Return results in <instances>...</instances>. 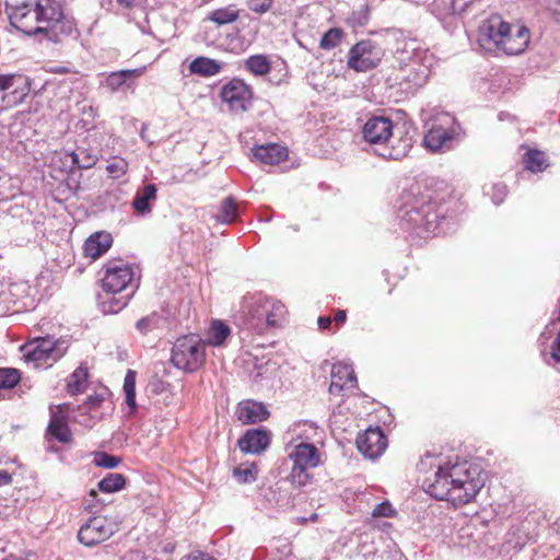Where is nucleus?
I'll use <instances>...</instances> for the list:
<instances>
[{
    "mask_svg": "<svg viewBox=\"0 0 560 560\" xmlns=\"http://www.w3.org/2000/svg\"><path fill=\"white\" fill-rule=\"evenodd\" d=\"M104 398L102 395L94 394L86 397L83 405L78 407V411L81 412V416L84 417L82 420H78L77 416H73V419L78 421L79 423L83 424L84 427H92L95 422L96 416H89L85 417V412L95 411L97 408L101 407Z\"/></svg>",
    "mask_w": 560,
    "mask_h": 560,
    "instance_id": "nucleus-33",
    "label": "nucleus"
},
{
    "mask_svg": "<svg viewBox=\"0 0 560 560\" xmlns=\"http://www.w3.org/2000/svg\"><path fill=\"white\" fill-rule=\"evenodd\" d=\"M240 16V10L235 4H230L225 8H220L211 11L207 15V20L215 23L218 26L226 25L235 22Z\"/></svg>",
    "mask_w": 560,
    "mask_h": 560,
    "instance_id": "nucleus-35",
    "label": "nucleus"
},
{
    "mask_svg": "<svg viewBox=\"0 0 560 560\" xmlns=\"http://www.w3.org/2000/svg\"><path fill=\"white\" fill-rule=\"evenodd\" d=\"M136 377L137 373L133 370H128L124 378L122 389L125 393V402L129 409V416L135 415L138 409L136 401Z\"/></svg>",
    "mask_w": 560,
    "mask_h": 560,
    "instance_id": "nucleus-34",
    "label": "nucleus"
},
{
    "mask_svg": "<svg viewBox=\"0 0 560 560\" xmlns=\"http://www.w3.org/2000/svg\"><path fill=\"white\" fill-rule=\"evenodd\" d=\"M394 514L395 510L388 501L378 503L372 512L374 517H390Z\"/></svg>",
    "mask_w": 560,
    "mask_h": 560,
    "instance_id": "nucleus-55",
    "label": "nucleus"
},
{
    "mask_svg": "<svg viewBox=\"0 0 560 560\" xmlns=\"http://www.w3.org/2000/svg\"><path fill=\"white\" fill-rule=\"evenodd\" d=\"M476 3V0H452L450 8L453 14L460 15L467 13Z\"/></svg>",
    "mask_w": 560,
    "mask_h": 560,
    "instance_id": "nucleus-53",
    "label": "nucleus"
},
{
    "mask_svg": "<svg viewBox=\"0 0 560 560\" xmlns=\"http://www.w3.org/2000/svg\"><path fill=\"white\" fill-rule=\"evenodd\" d=\"M21 378L19 370L13 368L0 369V388L10 389L13 388Z\"/></svg>",
    "mask_w": 560,
    "mask_h": 560,
    "instance_id": "nucleus-49",
    "label": "nucleus"
},
{
    "mask_svg": "<svg viewBox=\"0 0 560 560\" xmlns=\"http://www.w3.org/2000/svg\"><path fill=\"white\" fill-rule=\"evenodd\" d=\"M287 308L280 301L261 292L245 294L233 313L234 324L246 336L262 335L269 328L281 326Z\"/></svg>",
    "mask_w": 560,
    "mask_h": 560,
    "instance_id": "nucleus-4",
    "label": "nucleus"
},
{
    "mask_svg": "<svg viewBox=\"0 0 560 560\" xmlns=\"http://www.w3.org/2000/svg\"><path fill=\"white\" fill-rule=\"evenodd\" d=\"M31 86L32 80L24 73H0V108L21 105L28 96Z\"/></svg>",
    "mask_w": 560,
    "mask_h": 560,
    "instance_id": "nucleus-10",
    "label": "nucleus"
},
{
    "mask_svg": "<svg viewBox=\"0 0 560 560\" xmlns=\"http://www.w3.org/2000/svg\"><path fill=\"white\" fill-rule=\"evenodd\" d=\"M273 0H247V7L250 11L264 14L272 7Z\"/></svg>",
    "mask_w": 560,
    "mask_h": 560,
    "instance_id": "nucleus-54",
    "label": "nucleus"
},
{
    "mask_svg": "<svg viewBox=\"0 0 560 560\" xmlns=\"http://www.w3.org/2000/svg\"><path fill=\"white\" fill-rule=\"evenodd\" d=\"M113 245V236L105 231L95 232L90 235L83 246L85 257L97 259L103 256Z\"/></svg>",
    "mask_w": 560,
    "mask_h": 560,
    "instance_id": "nucleus-26",
    "label": "nucleus"
},
{
    "mask_svg": "<svg viewBox=\"0 0 560 560\" xmlns=\"http://www.w3.org/2000/svg\"><path fill=\"white\" fill-rule=\"evenodd\" d=\"M144 71V68H136V69H122L118 71H113L108 74H101L104 77L101 80L100 84L102 88H105L110 93H116L121 90L124 86L129 88V80L140 77Z\"/></svg>",
    "mask_w": 560,
    "mask_h": 560,
    "instance_id": "nucleus-23",
    "label": "nucleus"
},
{
    "mask_svg": "<svg viewBox=\"0 0 560 560\" xmlns=\"http://www.w3.org/2000/svg\"><path fill=\"white\" fill-rule=\"evenodd\" d=\"M158 316L155 314L141 317L136 323V328L141 335H147L158 327Z\"/></svg>",
    "mask_w": 560,
    "mask_h": 560,
    "instance_id": "nucleus-51",
    "label": "nucleus"
},
{
    "mask_svg": "<svg viewBox=\"0 0 560 560\" xmlns=\"http://www.w3.org/2000/svg\"><path fill=\"white\" fill-rule=\"evenodd\" d=\"M126 170L127 163L122 160L107 165L108 173L112 174L114 177H119L120 175H124L126 173Z\"/></svg>",
    "mask_w": 560,
    "mask_h": 560,
    "instance_id": "nucleus-56",
    "label": "nucleus"
},
{
    "mask_svg": "<svg viewBox=\"0 0 560 560\" xmlns=\"http://www.w3.org/2000/svg\"><path fill=\"white\" fill-rule=\"evenodd\" d=\"M237 419L244 424L265 421L269 412L265 405L255 400H244L237 406Z\"/></svg>",
    "mask_w": 560,
    "mask_h": 560,
    "instance_id": "nucleus-27",
    "label": "nucleus"
},
{
    "mask_svg": "<svg viewBox=\"0 0 560 560\" xmlns=\"http://www.w3.org/2000/svg\"><path fill=\"white\" fill-rule=\"evenodd\" d=\"M172 364L184 372L198 371L206 362V342L198 335L178 337L171 353Z\"/></svg>",
    "mask_w": 560,
    "mask_h": 560,
    "instance_id": "nucleus-8",
    "label": "nucleus"
},
{
    "mask_svg": "<svg viewBox=\"0 0 560 560\" xmlns=\"http://www.w3.org/2000/svg\"><path fill=\"white\" fill-rule=\"evenodd\" d=\"M12 480L11 475L7 471L1 469L0 470V486L9 485Z\"/></svg>",
    "mask_w": 560,
    "mask_h": 560,
    "instance_id": "nucleus-61",
    "label": "nucleus"
},
{
    "mask_svg": "<svg viewBox=\"0 0 560 560\" xmlns=\"http://www.w3.org/2000/svg\"><path fill=\"white\" fill-rule=\"evenodd\" d=\"M364 140L373 148L374 153L384 160H401L411 144L408 139L399 140L397 145H388L393 136V121L385 116H372L362 128Z\"/></svg>",
    "mask_w": 560,
    "mask_h": 560,
    "instance_id": "nucleus-5",
    "label": "nucleus"
},
{
    "mask_svg": "<svg viewBox=\"0 0 560 560\" xmlns=\"http://www.w3.org/2000/svg\"><path fill=\"white\" fill-rule=\"evenodd\" d=\"M89 377L88 369L83 366L77 368L69 376L67 384V392L72 395H79L85 390L86 382Z\"/></svg>",
    "mask_w": 560,
    "mask_h": 560,
    "instance_id": "nucleus-38",
    "label": "nucleus"
},
{
    "mask_svg": "<svg viewBox=\"0 0 560 560\" xmlns=\"http://www.w3.org/2000/svg\"><path fill=\"white\" fill-rule=\"evenodd\" d=\"M117 530V525L105 516H93L83 524L78 533L81 544L93 547L110 538Z\"/></svg>",
    "mask_w": 560,
    "mask_h": 560,
    "instance_id": "nucleus-14",
    "label": "nucleus"
},
{
    "mask_svg": "<svg viewBox=\"0 0 560 560\" xmlns=\"http://www.w3.org/2000/svg\"><path fill=\"white\" fill-rule=\"evenodd\" d=\"M526 170L532 173H539L548 167V160L542 151L529 149L523 156Z\"/></svg>",
    "mask_w": 560,
    "mask_h": 560,
    "instance_id": "nucleus-36",
    "label": "nucleus"
},
{
    "mask_svg": "<svg viewBox=\"0 0 560 560\" xmlns=\"http://www.w3.org/2000/svg\"><path fill=\"white\" fill-rule=\"evenodd\" d=\"M220 95L233 113H244L252 106L253 91L241 79H232L224 84Z\"/></svg>",
    "mask_w": 560,
    "mask_h": 560,
    "instance_id": "nucleus-15",
    "label": "nucleus"
},
{
    "mask_svg": "<svg viewBox=\"0 0 560 560\" xmlns=\"http://www.w3.org/2000/svg\"><path fill=\"white\" fill-rule=\"evenodd\" d=\"M116 3L121 9H131L135 4V0H116Z\"/></svg>",
    "mask_w": 560,
    "mask_h": 560,
    "instance_id": "nucleus-62",
    "label": "nucleus"
},
{
    "mask_svg": "<svg viewBox=\"0 0 560 560\" xmlns=\"http://www.w3.org/2000/svg\"><path fill=\"white\" fill-rule=\"evenodd\" d=\"M20 192V187L12 182V179L7 175L0 176V197L2 199L12 198L15 194Z\"/></svg>",
    "mask_w": 560,
    "mask_h": 560,
    "instance_id": "nucleus-50",
    "label": "nucleus"
},
{
    "mask_svg": "<svg viewBox=\"0 0 560 560\" xmlns=\"http://www.w3.org/2000/svg\"><path fill=\"white\" fill-rule=\"evenodd\" d=\"M10 24L27 36L59 44L66 38H78L80 33L71 15L63 12L58 0H24L5 4Z\"/></svg>",
    "mask_w": 560,
    "mask_h": 560,
    "instance_id": "nucleus-3",
    "label": "nucleus"
},
{
    "mask_svg": "<svg viewBox=\"0 0 560 560\" xmlns=\"http://www.w3.org/2000/svg\"><path fill=\"white\" fill-rule=\"evenodd\" d=\"M357 447L366 458H378L387 448V439L380 427H370L357 438Z\"/></svg>",
    "mask_w": 560,
    "mask_h": 560,
    "instance_id": "nucleus-16",
    "label": "nucleus"
},
{
    "mask_svg": "<svg viewBox=\"0 0 560 560\" xmlns=\"http://www.w3.org/2000/svg\"><path fill=\"white\" fill-rule=\"evenodd\" d=\"M483 194L489 196L494 205L499 206L508 195V186L503 183L485 184Z\"/></svg>",
    "mask_w": 560,
    "mask_h": 560,
    "instance_id": "nucleus-46",
    "label": "nucleus"
},
{
    "mask_svg": "<svg viewBox=\"0 0 560 560\" xmlns=\"http://www.w3.org/2000/svg\"><path fill=\"white\" fill-rule=\"evenodd\" d=\"M148 124H142L141 130H140V138L147 142L148 144L152 145L154 143L153 139H150L147 135Z\"/></svg>",
    "mask_w": 560,
    "mask_h": 560,
    "instance_id": "nucleus-59",
    "label": "nucleus"
},
{
    "mask_svg": "<svg viewBox=\"0 0 560 560\" xmlns=\"http://www.w3.org/2000/svg\"><path fill=\"white\" fill-rule=\"evenodd\" d=\"M343 36V32L341 28L332 27L329 28L320 38L319 47L325 50H331L336 48Z\"/></svg>",
    "mask_w": 560,
    "mask_h": 560,
    "instance_id": "nucleus-47",
    "label": "nucleus"
},
{
    "mask_svg": "<svg viewBox=\"0 0 560 560\" xmlns=\"http://www.w3.org/2000/svg\"><path fill=\"white\" fill-rule=\"evenodd\" d=\"M530 522L525 520L518 524L512 525L509 532L505 535L504 548L506 551H518L521 550L528 541H530L534 536L530 534Z\"/></svg>",
    "mask_w": 560,
    "mask_h": 560,
    "instance_id": "nucleus-24",
    "label": "nucleus"
},
{
    "mask_svg": "<svg viewBox=\"0 0 560 560\" xmlns=\"http://www.w3.org/2000/svg\"><path fill=\"white\" fill-rule=\"evenodd\" d=\"M102 288L106 294L132 292L139 288L135 267L121 259L108 260L103 267Z\"/></svg>",
    "mask_w": 560,
    "mask_h": 560,
    "instance_id": "nucleus-9",
    "label": "nucleus"
},
{
    "mask_svg": "<svg viewBox=\"0 0 560 560\" xmlns=\"http://www.w3.org/2000/svg\"><path fill=\"white\" fill-rule=\"evenodd\" d=\"M133 296L132 292L112 294L102 302L103 312L109 314H116L124 310L130 299Z\"/></svg>",
    "mask_w": 560,
    "mask_h": 560,
    "instance_id": "nucleus-39",
    "label": "nucleus"
},
{
    "mask_svg": "<svg viewBox=\"0 0 560 560\" xmlns=\"http://www.w3.org/2000/svg\"><path fill=\"white\" fill-rule=\"evenodd\" d=\"M422 63L416 66H404L399 79V89L407 95H413L422 88L430 74L434 65V55L432 52H422Z\"/></svg>",
    "mask_w": 560,
    "mask_h": 560,
    "instance_id": "nucleus-11",
    "label": "nucleus"
},
{
    "mask_svg": "<svg viewBox=\"0 0 560 560\" xmlns=\"http://www.w3.org/2000/svg\"><path fill=\"white\" fill-rule=\"evenodd\" d=\"M221 69L222 65L219 61L208 57H197L189 65L191 73L203 77L214 75L219 73Z\"/></svg>",
    "mask_w": 560,
    "mask_h": 560,
    "instance_id": "nucleus-31",
    "label": "nucleus"
},
{
    "mask_svg": "<svg viewBox=\"0 0 560 560\" xmlns=\"http://www.w3.org/2000/svg\"><path fill=\"white\" fill-rule=\"evenodd\" d=\"M187 560H217L214 557L205 552H192L187 557Z\"/></svg>",
    "mask_w": 560,
    "mask_h": 560,
    "instance_id": "nucleus-57",
    "label": "nucleus"
},
{
    "mask_svg": "<svg viewBox=\"0 0 560 560\" xmlns=\"http://www.w3.org/2000/svg\"><path fill=\"white\" fill-rule=\"evenodd\" d=\"M292 555L290 542L285 538L273 540L270 550V560H289Z\"/></svg>",
    "mask_w": 560,
    "mask_h": 560,
    "instance_id": "nucleus-45",
    "label": "nucleus"
},
{
    "mask_svg": "<svg viewBox=\"0 0 560 560\" xmlns=\"http://www.w3.org/2000/svg\"><path fill=\"white\" fill-rule=\"evenodd\" d=\"M68 350V342L50 336L38 337L21 347L23 358L35 369L46 370L59 361Z\"/></svg>",
    "mask_w": 560,
    "mask_h": 560,
    "instance_id": "nucleus-7",
    "label": "nucleus"
},
{
    "mask_svg": "<svg viewBox=\"0 0 560 560\" xmlns=\"http://www.w3.org/2000/svg\"><path fill=\"white\" fill-rule=\"evenodd\" d=\"M463 128L448 113L439 114L423 138V144L432 152H446L455 148L463 138Z\"/></svg>",
    "mask_w": 560,
    "mask_h": 560,
    "instance_id": "nucleus-6",
    "label": "nucleus"
},
{
    "mask_svg": "<svg viewBox=\"0 0 560 560\" xmlns=\"http://www.w3.org/2000/svg\"><path fill=\"white\" fill-rule=\"evenodd\" d=\"M233 477L240 483H252L258 477V466L256 463H242L233 469Z\"/></svg>",
    "mask_w": 560,
    "mask_h": 560,
    "instance_id": "nucleus-40",
    "label": "nucleus"
},
{
    "mask_svg": "<svg viewBox=\"0 0 560 560\" xmlns=\"http://www.w3.org/2000/svg\"><path fill=\"white\" fill-rule=\"evenodd\" d=\"M270 441V432L265 428H257L247 430L237 445L243 453L260 454L269 447Z\"/></svg>",
    "mask_w": 560,
    "mask_h": 560,
    "instance_id": "nucleus-21",
    "label": "nucleus"
},
{
    "mask_svg": "<svg viewBox=\"0 0 560 560\" xmlns=\"http://www.w3.org/2000/svg\"><path fill=\"white\" fill-rule=\"evenodd\" d=\"M323 431L311 421H300L292 424L287 431L288 445L315 444L322 438Z\"/></svg>",
    "mask_w": 560,
    "mask_h": 560,
    "instance_id": "nucleus-20",
    "label": "nucleus"
},
{
    "mask_svg": "<svg viewBox=\"0 0 560 560\" xmlns=\"http://www.w3.org/2000/svg\"><path fill=\"white\" fill-rule=\"evenodd\" d=\"M259 220L264 222H270L272 220V215L270 213H261Z\"/></svg>",
    "mask_w": 560,
    "mask_h": 560,
    "instance_id": "nucleus-64",
    "label": "nucleus"
},
{
    "mask_svg": "<svg viewBox=\"0 0 560 560\" xmlns=\"http://www.w3.org/2000/svg\"><path fill=\"white\" fill-rule=\"evenodd\" d=\"M231 335V328L220 319H213L210 325L206 345L212 347L222 346Z\"/></svg>",
    "mask_w": 560,
    "mask_h": 560,
    "instance_id": "nucleus-32",
    "label": "nucleus"
},
{
    "mask_svg": "<svg viewBox=\"0 0 560 560\" xmlns=\"http://www.w3.org/2000/svg\"><path fill=\"white\" fill-rule=\"evenodd\" d=\"M332 319L329 316H319L317 319V324L319 329L326 330L331 326Z\"/></svg>",
    "mask_w": 560,
    "mask_h": 560,
    "instance_id": "nucleus-58",
    "label": "nucleus"
},
{
    "mask_svg": "<svg viewBox=\"0 0 560 560\" xmlns=\"http://www.w3.org/2000/svg\"><path fill=\"white\" fill-rule=\"evenodd\" d=\"M370 20V10L368 5H361L358 10H354L347 18V24L353 28L362 27L368 24Z\"/></svg>",
    "mask_w": 560,
    "mask_h": 560,
    "instance_id": "nucleus-48",
    "label": "nucleus"
},
{
    "mask_svg": "<svg viewBox=\"0 0 560 560\" xmlns=\"http://www.w3.org/2000/svg\"><path fill=\"white\" fill-rule=\"evenodd\" d=\"M510 24L501 15L492 14L486 19L478 28L477 44L486 51H499Z\"/></svg>",
    "mask_w": 560,
    "mask_h": 560,
    "instance_id": "nucleus-13",
    "label": "nucleus"
},
{
    "mask_svg": "<svg viewBox=\"0 0 560 560\" xmlns=\"http://www.w3.org/2000/svg\"><path fill=\"white\" fill-rule=\"evenodd\" d=\"M68 155L71 159V167H75L79 170L90 168L97 161V156L95 154L88 153L83 149L71 151L68 153Z\"/></svg>",
    "mask_w": 560,
    "mask_h": 560,
    "instance_id": "nucleus-42",
    "label": "nucleus"
},
{
    "mask_svg": "<svg viewBox=\"0 0 560 560\" xmlns=\"http://www.w3.org/2000/svg\"><path fill=\"white\" fill-rule=\"evenodd\" d=\"M126 479L121 474H108L98 482L100 491L104 493H114L124 489Z\"/></svg>",
    "mask_w": 560,
    "mask_h": 560,
    "instance_id": "nucleus-43",
    "label": "nucleus"
},
{
    "mask_svg": "<svg viewBox=\"0 0 560 560\" xmlns=\"http://www.w3.org/2000/svg\"><path fill=\"white\" fill-rule=\"evenodd\" d=\"M314 467H306L302 464L293 463L289 476L290 482L295 487H304L308 485L313 478L310 472Z\"/></svg>",
    "mask_w": 560,
    "mask_h": 560,
    "instance_id": "nucleus-41",
    "label": "nucleus"
},
{
    "mask_svg": "<svg viewBox=\"0 0 560 560\" xmlns=\"http://www.w3.org/2000/svg\"><path fill=\"white\" fill-rule=\"evenodd\" d=\"M252 153L253 159L267 165L279 164L288 158L287 148L276 143L256 145Z\"/></svg>",
    "mask_w": 560,
    "mask_h": 560,
    "instance_id": "nucleus-28",
    "label": "nucleus"
},
{
    "mask_svg": "<svg viewBox=\"0 0 560 560\" xmlns=\"http://www.w3.org/2000/svg\"><path fill=\"white\" fill-rule=\"evenodd\" d=\"M347 319V313L346 311L343 310H338L335 317H334V320L336 322L337 325H342Z\"/></svg>",
    "mask_w": 560,
    "mask_h": 560,
    "instance_id": "nucleus-60",
    "label": "nucleus"
},
{
    "mask_svg": "<svg viewBox=\"0 0 560 560\" xmlns=\"http://www.w3.org/2000/svg\"><path fill=\"white\" fill-rule=\"evenodd\" d=\"M70 418V405L63 404L57 406L55 409L50 408V420L47 427L48 433L60 443H68L71 441L72 433L68 425Z\"/></svg>",
    "mask_w": 560,
    "mask_h": 560,
    "instance_id": "nucleus-17",
    "label": "nucleus"
},
{
    "mask_svg": "<svg viewBox=\"0 0 560 560\" xmlns=\"http://www.w3.org/2000/svg\"><path fill=\"white\" fill-rule=\"evenodd\" d=\"M448 209L436 191L415 183L400 194L396 217L402 232L411 238L425 240L448 230Z\"/></svg>",
    "mask_w": 560,
    "mask_h": 560,
    "instance_id": "nucleus-1",
    "label": "nucleus"
},
{
    "mask_svg": "<svg viewBox=\"0 0 560 560\" xmlns=\"http://www.w3.org/2000/svg\"><path fill=\"white\" fill-rule=\"evenodd\" d=\"M0 560H26L25 558L23 557H19L16 555H13V553H10V555H5V553H0Z\"/></svg>",
    "mask_w": 560,
    "mask_h": 560,
    "instance_id": "nucleus-63",
    "label": "nucleus"
},
{
    "mask_svg": "<svg viewBox=\"0 0 560 560\" xmlns=\"http://www.w3.org/2000/svg\"><path fill=\"white\" fill-rule=\"evenodd\" d=\"M514 32L510 25V31L506 32L499 50L506 55L522 54L529 43V30L524 25L514 26Z\"/></svg>",
    "mask_w": 560,
    "mask_h": 560,
    "instance_id": "nucleus-22",
    "label": "nucleus"
},
{
    "mask_svg": "<svg viewBox=\"0 0 560 560\" xmlns=\"http://www.w3.org/2000/svg\"><path fill=\"white\" fill-rule=\"evenodd\" d=\"M418 470L425 475L422 487L436 500L464 505L471 502L483 487V480L466 462H445L441 454L427 453L418 463Z\"/></svg>",
    "mask_w": 560,
    "mask_h": 560,
    "instance_id": "nucleus-2",
    "label": "nucleus"
},
{
    "mask_svg": "<svg viewBox=\"0 0 560 560\" xmlns=\"http://www.w3.org/2000/svg\"><path fill=\"white\" fill-rule=\"evenodd\" d=\"M96 466L113 469L118 466L120 463V459L115 456L107 453H98L94 459Z\"/></svg>",
    "mask_w": 560,
    "mask_h": 560,
    "instance_id": "nucleus-52",
    "label": "nucleus"
},
{
    "mask_svg": "<svg viewBox=\"0 0 560 560\" xmlns=\"http://www.w3.org/2000/svg\"><path fill=\"white\" fill-rule=\"evenodd\" d=\"M22 296L21 285L11 284L0 291V316H4L8 313H19L24 304L21 303Z\"/></svg>",
    "mask_w": 560,
    "mask_h": 560,
    "instance_id": "nucleus-29",
    "label": "nucleus"
},
{
    "mask_svg": "<svg viewBox=\"0 0 560 560\" xmlns=\"http://www.w3.org/2000/svg\"><path fill=\"white\" fill-rule=\"evenodd\" d=\"M246 69L255 75H265L270 71V62L264 55H254L245 61Z\"/></svg>",
    "mask_w": 560,
    "mask_h": 560,
    "instance_id": "nucleus-44",
    "label": "nucleus"
},
{
    "mask_svg": "<svg viewBox=\"0 0 560 560\" xmlns=\"http://www.w3.org/2000/svg\"><path fill=\"white\" fill-rule=\"evenodd\" d=\"M158 197V188L154 184H145L139 189L132 200V208L139 215L150 214L152 211L151 202Z\"/></svg>",
    "mask_w": 560,
    "mask_h": 560,
    "instance_id": "nucleus-30",
    "label": "nucleus"
},
{
    "mask_svg": "<svg viewBox=\"0 0 560 560\" xmlns=\"http://www.w3.org/2000/svg\"><path fill=\"white\" fill-rule=\"evenodd\" d=\"M358 384L355 373L351 364L337 362L331 368V383L329 393L340 395L345 389L355 388Z\"/></svg>",
    "mask_w": 560,
    "mask_h": 560,
    "instance_id": "nucleus-18",
    "label": "nucleus"
},
{
    "mask_svg": "<svg viewBox=\"0 0 560 560\" xmlns=\"http://www.w3.org/2000/svg\"><path fill=\"white\" fill-rule=\"evenodd\" d=\"M291 451L288 457L292 463L302 464L306 467H318L322 463L320 452L315 444L289 445Z\"/></svg>",
    "mask_w": 560,
    "mask_h": 560,
    "instance_id": "nucleus-25",
    "label": "nucleus"
},
{
    "mask_svg": "<svg viewBox=\"0 0 560 560\" xmlns=\"http://www.w3.org/2000/svg\"><path fill=\"white\" fill-rule=\"evenodd\" d=\"M382 57V48L374 40L362 39L349 50L348 66L355 71L365 72L376 68Z\"/></svg>",
    "mask_w": 560,
    "mask_h": 560,
    "instance_id": "nucleus-12",
    "label": "nucleus"
},
{
    "mask_svg": "<svg viewBox=\"0 0 560 560\" xmlns=\"http://www.w3.org/2000/svg\"><path fill=\"white\" fill-rule=\"evenodd\" d=\"M240 215L237 205L232 197L222 200L218 213L214 215L219 223L231 224L237 220Z\"/></svg>",
    "mask_w": 560,
    "mask_h": 560,
    "instance_id": "nucleus-37",
    "label": "nucleus"
},
{
    "mask_svg": "<svg viewBox=\"0 0 560 560\" xmlns=\"http://www.w3.org/2000/svg\"><path fill=\"white\" fill-rule=\"evenodd\" d=\"M422 52H431L427 48H422L416 39L401 38L396 43L394 57L401 66H416L422 63Z\"/></svg>",
    "mask_w": 560,
    "mask_h": 560,
    "instance_id": "nucleus-19",
    "label": "nucleus"
}]
</instances>
